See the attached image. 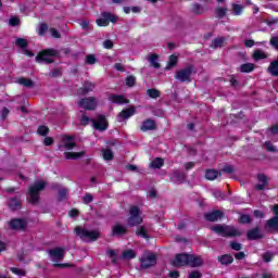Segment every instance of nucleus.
I'll use <instances>...</instances> for the list:
<instances>
[{"mask_svg": "<svg viewBox=\"0 0 278 278\" xmlns=\"http://www.w3.org/2000/svg\"><path fill=\"white\" fill-rule=\"evenodd\" d=\"M129 214L128 225L130 227H136V225H140V223H142V216H140V208L138 206H131Z\"/></svg>", "mask_w": 278, "mask_h": 278, "instance_id": "nucleus-9", "label": "nucleus"}, {"mask_svg": "<svg viewBox=\"0 0 278 278\" xmlns=\"http://www.w3.org/2000/svg\"><path fill=\"white\" fill-rule=\"evenodd\" d=\"M79 108L84 110H94L97 108V98H85L78 102Z\"/></svg>", "mask_w": 278, "mask_h": 278, "instance_id": "nucleus-11", "label": "nucleus"}, {"mask_svg": "<svg viewBox=\"0 0 278 278\" xmlns=\"http://www.w3.org/2000/svg\"><path fill=\"white\" fill-rule=\"evenodd\" d=\"M203 258L201 256H194L192 254H177L173 262L174 266H191L192 268L201 266Z\"/></svg>", "mask_w": 278, "mask_h": 278, "instance_id": "nucleus-1", "label": "nucleus"}, {"mask_svg": "<svg viewBox=\"0 0 278 278\" xmlns=\"http://www.w3.org/2000/svg\"><path fill=\"white\" fill-rule=\"evenodd\" d=\"M103 47L104 49H112V47H114V42H112L110 39H106L103 41Z\"/></svg>", "mask_w": 278, "mask_h": 278, "instance_id": "nucleus-53", "label": "nucleus"}, {"mask_svg": "<svg viewBox=\"0 0 278 278\" xmlns=\"http://www.w3.org/2000/svg\"><path fill=\"white\" fill-rule=\"evenodd\" d=\"M68 194V189L62 188L59 190V197L60 199H64Z\"/></svg>", "mask_w": 278, "mask_h": 278, "instance_id": "nucleus-55", "label": "nucleus"}, {"mask_svg": "<svg viewBox=\"0 0 278 278\" xmlns=\"http://www.w3.org/2000/svg\"><path fill=\"white\" fill-rule=\"evenodd\" d=\"M109 101L111 103H116L117 105H125V104L129 103V100H127V98H125V96H118V94H111L109 97Z\"/></svg>", "mask_w": 278, "mask_h": 278, "instance_id": "nucleus-19", "label": "nucleus"}, {"mask_svg": "<svg viewBox=\"0 0 278 278\" xmlns=\"http://www.w3.org/2000/svg\"><path fill=\"white\" fill-rule=\"evenodd\" d=\"M208 10L210 7H207V4L193 3L191 7V12L198 15L205 14Z\"/></svg>", "mask_w": 278, "mask_h": 278, "instance_id": "nucleus-18", "label": "nucleus"}, {"mask_svg": "<svg viewBox=\"0 0 278 278\" xmlns=\"http://www.w3.org/2000/svg\"><path fill=\"white\" fill-rule=\"evenodd\" d=\"M177 62H178L177 55L172 54L169 56V61L167 63L166 70L168 71V70L173 68V66H177Z\"/></svg>", "mask_w": 278, "mask_h": 278, "instance_id": "nucleus-38", "label": "nucleus"}, {"mask_svg": "<svg viewBox=\"0 0 278 278\" xmlns=\"http://www.w3.org/2000/svg\"><path fill=\"white\" fill-rule=\"evenodd\" d=\"M223 217V213L220 211H213L205 215L206 220L211 223H215V220H218V218Z\"/></svg>", "mask_w": 278, "mask_h": 278, "instance_id": "nucleus-24", "label": "nucleus"}, {"mask_svg": "<svg viewBox=\"0 0 278 278\" xmlns=\"http://www.w3.org/2000/svg\"><path fill=\"white\" fill-rule=\"evenodd\" d=\"M216 14H217L218 18H223V17L226 16V14H227V9H225V8H218V9L216 10Z\"/></svg>", "mask_w": 278, "mask_h": 278, "instance_id": "nucleus-47", "label": "nucleus"}, {"mask_svg": "<svg viewBox=\"0 0 278 278\" xmlns=\"http://www.w3.org/2000/svg\"><path fill=\"white\" fill-rule=\"evenodd\" d=\"M205 177L208 179V181H214V179H218V177H220V172L216 169H207Z\"/></svg>", "mask_w": 278, "mask_h": 278, "instance_id": "nucleus-26", "label": "nucleus"}, {"mask_svg": "<svg viewBox=\"0 0 278 278\" xmlns=\"http://www.w3.org/2000/svg\"><path fill=\"white\" fill-rule=\"evenodd\" d=\"M92 125L96 129H99V131H105V129H108V121L103 115L98 116L97 119H92Z\"/></svg>", "mask_w": 278, "mask_h": 278, "instance_id": "nucleus-14", "label": "nucleus"}, {"mask_svg": "<svg viewBox=\"0 0 278 278\" xmlns=\"http://www.w3.org/2000/svg\"><path fill=\"white\" fill-rule=\"evenodd\" d=\"M273 212H275L276 216H274L271 219L267 220L266 228L278 231V204L273 206Z\"/></svg>", "mask_w": 278, "mask_h": 278, "instance_id": "nucleus-13", "label": "nucleus"}, {"mask_svg": "<svg viewBox=\"0 0 278 278\" xmlns=\"http://www.w3.org/2000/svg\"><path fill=\"white\" fill-rule=\"evenodd\" d=\"M17 84H20V86H25V88H31V86H34V81L29 78H20L17 79Z\"/></svg>", "mask_w": 278, "mask_h": 278, "instance_id": "nucleus-37", "label": "nucleus"}, {"mask_svg": "<svg viewBox=\"0 0 278 278\" xmlns=\"http://www.w3.org/2000/svg\"><path fill=\"white\" fill-rule=\"evenodd\" d=\"M86 64H97V56L94 54H88L85 60Z\"/></svg>", "mask_w": 278, "mask_h": 278, "instance_id": "nucleus-43", "label": "nucleus"}, {"mask_svg": "<svg viewBox=\"0 0 278 278\" xmlns=\"http://www.w3.org/2000/svg\"><path fill=\"white\" fill-rule=\"evenodd\" d=\"M189 278H201V273H199V271H191L189 274Z\"/></svg>", "mask_w": 278, "mask_h": 278, "instance_id": "nucleus-64", "label": "nucleus"}, {"mask_svg": "<svg viewBox=\"0 0 278 278\" xmlns=\"http://www.w3.org/2000/svg\"><path fill=\"white\" fill-rule=\"evenodd\" d=\"M92 200H93V198H92V194H90V193H87L86 195L83 197V202L86 205H88V203H92Z\"/></svg>", "mask_w": 278, "mask_h": 278, "instance_id": "nucleus-49", "label": "nucleus"}, {"mask_svg": "<svg viewBox=\"0 0 278 278\" xmlns=\"http://www.w3.org/2000/svg\"><path fill=\"white\" fill-rule=\"evenodd\" d=\"M157 54H150L148 56V62L153 66V68H160V63L157 62Z\"/></svg>", "mask_w": 278, "mask_h": 278, "instance_id": "nucleus-30", "label": "nucleus"}, {"mask_svg": "<svg viewBox=\"0 0 278 278\" xmlns=\"http://www.w3.org/2000/svg\"><path fill=\"white\" fill-rule=\"evenodd\" d=\"M134 114H136V108L131 106L129 109L123 110L118 116H117V121L118 123H123V121L127 119V118H131V116H134Z\"/></svg>", "mask_w": 278, "mask_h": 278, "instance_id": "nucleus-15", "label": "nucleus"}, {"mask_svg": "<svg viewBox=\"0 0 278 278\" xmlns=\"http://www.w3.org/2000/svg\"><path fill=\"white\" fill-rule=\"evenodd\" d=\"M270 46L278 50V37H273L270 39Z\"/></svg>", "mask_w": 278, "mask_h": 278, "instance_id": "nucleus-62", "label": "nucleus"}, {"mask_svg": "<svg viewBox=\"0 0 278 278\" xmlns=\"http://www.w3.org/2000/svg\"><path fill=\"white\" fill-rule=\"evenodd\" d=\"M111 23H116V16L112 13L103 12L101 17L96 21L99 27H108Z\"/></svg>", "mask_w": 278, "mask_h": 278, "instance_id": "nucleus-10", "label": "nucleus"}, {"mask_svg": "<svg viewBox=\"0 0 278 278\" xmlns=\"http://www.w3.org/2000/svg\"><path fill=\"white\" fill-rule=\"evenodd\" d=\"M244 10V7L240 4L232 3V13L235 16H240L242 14V11Z\"/></svg>", "mask_w": 278, "mask_h": 278, "instance_id": "nucleus-39", "label": "nucleus"}, {"mask_svg": "<svg viewBox=\"0 0 278 278\" xmlns=\"http://www.w3.org/2000/svg\"><path fill=\"white\" fill-rule=\"evenodd\" d=\"M223 45H225V38L218 37V38L213 39L211 47L213 49H218V47H223Z\"/></svg>", "mask_w": 278, "mask_h": 278, "instance_id": "nucleus-33", "label": "nucleus"}, {"mask_svg": "<svg viewBox=\"0 0 278 278\" xmlns=\"http://www.w3.org/2000/svg\"><path fill=\"white\" fill-rule=\"evenodd\" d=\"M43 144L46 147H51V144H53V138L51 137H46L45 140H43Z\"/></svg>", "mask_w": 278, "mask_h": 278, "instance_id": "nucleus-60", "label": "nucleus"}, {"mask_svg": "<svg viewBox=\"0 0 278 278\" xmlns=\"http://www.w3.org/2000/svg\"><path fill=\"white\" fill-rule=\"evenodd\" d=\"M230 247H231V249H233V251H240V249H242V244H240L238 242H231Z\"/></svg>", "mask_w": 278, "mask_h": 278, "instance_id": "nucleus-57", "label": "nucleus"}, {"mask_svg": "<svg viewBox=\"0 0 278 278\" xmlns=\"http://www.w3.org/2000/svg\"><path fill=\"white\" fill-rule=\"evenodd\" d=\"M150 166L151 168H161L164 166V160L161 157H156L151 162Z\"/></svg>", "mask_w": 278, "mask_h": 278, "instance_id": "nucleus-36", "label": "nucleus"}, {"mask_svg": "<svg viewBox=\"0 0 278 278\" xmlns=\"http://www.w3.org/2000/svg\"><path fill=\"white\" fill-rule=\"evenodd\" d=\"M257 180H258V184H263L265 186L268 184V178H266L264 174H260L257 176Z\"/></svg>", "mask_w": 278, "mask_h": 278, "instance_id": "nucleus-48", "label": "nucleus"}, {"mask_svg": "<svg viewBox=\"0 0 278 278\" xmlns=\"http://www.w3.org/2000/svg\"><path fill=\"white\" fill-rule=\"evenodd\" d=\"M9 227L14 229L15 231H23V229L27 227V222H25L24 219H12L9 223Z\"/></svg>", "mask_w": 278, "mask_h": 278, "instance_id": "nucleus-17", "label": "nucleus"}, {"mask_svg": "<svg viewBox=\"0 0 278 278\" xmlns=\"http://www.w3.org/2000/svg\"><path fill=\"white\" fill-rule=\"evenodd\" d=\"M58 55V50L55 49H47L41 52L36 56L37 62L42 63L45 62L46 64H53V58Z\"/></svg>", "mask_w": 278, "mask_h": 278, "instance_id": "nucleus-6", "label": "nucleus"}, {"mask_svg": "<svg viewBox=\"0 0 278 278\" xmlns=\"http://www.w3.org/2000/svg\"><path fill=\"white\" fill-rule=\"evenodd\" d=\"M219 262L224 265L231 264L233 262V256L231 254L222 255Z\"/></svg>", "mask_w": 278, "mask_h": 278, "instance_id": "nucleus-35", "label": "nucleus"}, {"mask_svg": "<svg viewBox=\"0 0 278 278\" xmlns=\"http://www.w3.org/2000/svg\"><path fill=\"white\" fill-rule=\"evenodd\" d=\"M47 182L45 180H38L33 186H30L28 191V201L36 205L38 203V194L41 190H45Z\"/></svg>", "mask_w": 278, "mask_h": 278, "instance_id": "nucleus-3", "label": "nucleus"}, {"mask_svg": "<svg viewBox=\"0 0 278 278\" xmlns=\"http://www.w3.org/2000/svg\"><path fill=\"white\" fill-rule=\"evenodd\" d=\"M249 240H257L258 238H262V235L260 233V229L255 228L253 230H250L248 232Z\"/></svg>", "mask_w": 278, "mask_h": 278, "instance_id": "nucleus-31", "label": "nucleus"}, {"mask_svg": "<svg viewBox=\"0 0 278 278\" xmlns=\"http://www.w3.org/2000/svg\"><path fill=\"white\" fill-rule=\"evenodd\" d=\"M102 157L105 160V162H110L114 160V152L110 149H102Z\"/></svg>", "mask_w": 278, "mask_h": 278, "instance_id": "nucleus-29", "label": "nucleus"}, {"mask_svg": "<svg viewBox=\"0 0 278 278\" xmlns=\"http://www.w3.org/2000/svg\"><path fill=\"white\" fill-rule=\"evenodd\" d=\"M115 71H119L121 73H125V66L121 63H116L114 65Z\"/></svg>", "mask_w": 278, "mask_h": 278, "instance_id": "nucleus-61", "label": "nucleus"}, {"mask_svg": "<svg viewBox=\"0 0 278 278\" xmlns=\"http://www.w3.org/2000/svg\"><path fill=\"white\" fill-rule=\"evenodd\" d=\"M170 181H173V184H184V181H186V174L181 172H175L170 176Z\"/></svg>", "mask_w": 278, "mask_h": 278, "instance_id": "nucleus-21", "label": "nucleus"}, {"mask_svg": "<svg viewBox=\"0 0 278 278\" xmlns=\"http://www.w3.org/2000/svg\"><path fill=\"white\" fill-rule=\"evenodd\" d=\"M86 152H64L65 160H79V157H84Z\"/></svg>", "mask_w": 278, "mask_h": 278, "instance_id": "nucleus-25", "label": "nucleus"}, {"mask_svg": "<svg viewBox=\"0 0 278 278\" xmlns=\"http://www.w3.org/2000/svg\"><path fill=\"white\" fill-rule=\"evenodd\" d=\"M253 58L256 62H258V60H266V58H268V54H266V52L262 50H256L253 54Z\"/></svg>", "mask_w": 278, "mask_h": 278, "instance_id": "nucleus-34", "label": "nucleus"}, {"mask_svg": "<svg viewBox=\"0 0 278 278\" xmlns=\"http://www.w3.org/2000/svg\"><path fill=\"white\" fill-rule=\"evenodd\" d=\"M37 134H39V136H47V134H49V127L39 126L37 129Z\"/></svg>", "mask_w": 278, "mask_h": 278, "instance_id": "nucleus-44", "label": "nucleus"}, {"mask_svg": "<svg viewBox=\"0 0 278 278\" xmlns=\"http://www.w3.org/2000/svg\"><path fill=\"white\" fill-rule=\"evenodd\" d=\"M267 71L273 77H278V59L269 64Z\"/></svg>", "mask_w": 278, "mask_h": 278, "instance_id": "nucleus-27", "label": "nucleus"}, {"mask_svg": "<svg viewBox=\"0 0 278 278\" xmlns=\"http://www.w3.org/2000/svg\"><path fill=\"white\" fill-rule=\"evenodd\" d=\"M255 71V64L253 63H244L240 66L241 73H253Z\"/></svg>", "mask_w": 278, "mask_h": 278, "instance_id": "nucleus-28", "label": "nucleus"}, {"mask_svg": "<svg viewBox=\"0 0 278 278\" xmlns=\"http://www.w3.org/2000/svg\"><path fill=\"white\" fill-rule=\"evenodd\" d=\"M213 197H215V199H218L219 201L225 199V194L223 192H220L219 190L213 191Z\"/></svg>", "mask_w": 278, "mask_h": 278, "instance_id": "nucleus-50", "label": "nucleus"}, {"mask_svg": "<svg viewBox=\"0 0 278 278\" xmlns=\"http://www.w3.org/2000/svg\"><path fill=\"white\" fill-rule=\"evenodd\" d=\"M240 223H244V224L251 223V216H249V215H241Z\"/></svg>", "mask_w": 278, "mask_h": 278, "instance_id": "nucleus-59", "label": "nucleus"}, {"mask_svg": "<svg viewBox=\"0 0 278 278\" xmlns=\"http://www.w3.org/2000/svg\"><path fill=\"white\" fill-rule=\"evenodd\" d=\"M52 38H60V33L55 28H50Z\"/></svg>", "mask_w": 278, "mask_h": 278, "instance_id": "nucleus-63", "label": "nucleus"}, {"mask_svg": "<svg viewBox=\"0 0 278 278\" xmlns=\"http://www.w3.org/2000/svg\"><path fill=\"white\" fill-rule=\"evenodd\" d=\"M75 233L85 242H94L99 239V230H88L78 226L75 228Z\"/></svg>", "mask_w": 278, "mask_h": 278, "instance_id": "nucleus-4", "label": "nucleus"}, {"mask_svg": "<svg viewBox=\"0 0 278 278\" xmlns=\"http://www.w3.org/2000/svg\"><path fill=\"white\" fill-rule=\"evenodd\" d=\"M94 90V84L90 81H86L83 86L81 94H88V92H92Z\"/></svg>", "mask_w": 278, "mask_h": 278, "instance_id": "nucleus-32", "label": "nucleus"}, {"mask_svg": "<svg viewBox=\"0 0 278 278\" xmlns=\"http://www.w3.org/2000/svg\"><path fill=\"white\" fill-rule=\"evenodd\" d=\"M8 205L12 212H16V210H21V200L18 198H11Z\"/></svg>", "mask_w": 278, "mask_h": 278, "instance_id": "nucleus-23", "label": "nucleus"}, {"mask_svg": "<svg viewBox=\"0 0 278 278\" xmlns=\"http://www.w3.org/2000/svg\"><path fill=\"white\" fill-rule=\"evenodd\" d=\"M112 233L113 236H125L127 233V227L116 224L112 227Z\"/></svg>", "mask_w": 278, "mask_h": 278, "instance_id": "nucleus-22", "label": "nucleus"}, {"mask_svg": "<svg viewBox=\"0 0 278 278\" xmlns=\"http://www.w3.org/2000/svg\"><path fill=\"white\" fill-rule=\"evenodd\" d=\"M193 73H194V66L189 65L176 72L175 79L182 83H186V81L190 83L191 81L190 77H192Z\"/></svg>", "mask_w": 278, "mask_h": 278, "instance_id": "nucleus-7", "label": "nucleus"}, {"mask_svg": "<svg viewBox=\"0 0 278 278\" xmlns=\"http://www.w3.org/2000/svg\"><path fill=\"white\" fill-rule=\"evenodd\" d=\"M126 86H129V88H132V86H136V77L128 76L126 78Z\"/></svg>", "mask_w": 278, "mask_h": 278, "instance_id": "nucleus-46", "label": "nucleus"}, {"mask_svg": "<svg viewBox=\"0 0 278 278\" xmlns=\"http://www.w3.org/2000/svg\"><path fill=\"white\" fill-rule=\"evenodd\" d=\"M155 127H156L155 121L146 119L144 122H142L140 129H141V131H153V129H155Z\"/></svg>", "mask_w": 278, "mask_h": 278, "instance_id": "nucleus-20", "label": "nucleus"}, {"mask_svg": "<svg viewBox=\"0 0 278 278\" xmlns=\"http://www.w3.org/2000/svg\"><path fill=\"white\" fill-rule=\"evenodd\" d=\"M18 23H20V20L16 16H13L9 20V25H12V27H16V25H18Z\"/></svg>", "mask_w": 278, "mask_h": 278, "instance_id": "nucleus-51", "label": "nucleus"}, {"mask_svg": "<svg viewBox=\"0 0 278 278\" xmlns=\"http://www.w3.org/2000/svg\"><path fill=\"white\" fill-rule=\"evenodd\" d=\"M49 255L51 261L54 263L56 268H66L68 264H59L58 262H62L64 260V248H55L49 250Z\"/></svg>", "mask_w": 278, "mask_h": 278, "instance_id": "nucleus-5", "label": "nucleus"}, {"mask_svg": "<svg viewBox=\"0 0 278 278\" xmlns=\"http://www.w3.org/2000/svg\"><path fill=\"white\" fill-rule=\"evenodd\" d=\"M265 149H266L267 151H271V152L277 151V148H275V146H273V144L270 143V141H266V142H265Z\"/></svg>", "mask_w": 278, "mask_h": 278, "instance_id": "nucleus-52", "label": "nucleus"}, {"mask_svg": "<svg viewBox=\"0 0 278 278\" xmlns=\"http://www.w3.org/2000/svg\"><path fill=\"white\" fill-rule=\"evenodd\" d=\"M124 260H134L136 257V252L134 250H127L123 252Z\"/></svg>", "mask_w": 278, "mask_h": 278, "instance_id": "nucleus-40", "label": "nucleus"}, {"mask_svg": "<svg viewBox=\"0 0 278 278\" xmlns=\"http://www.w3.org/2000/svg\"><path fill=\"white\" fill-rule=\"evenodd\" d=\"M263 260H264V262H266V263L270 262V261L273 260V253H269V252L265 253V254L263 255Z\"/></svg>", "mask_w": 278, "mask_h": 278, "instance_id": "nucleus-58", "label": "nucleus"}, {"mask_svg": "<svg viewBox=\"0 0 278 278\" xmlns=\"http://www.w3.org/2000/svg\"><path fill=\"white\" fill-rule=\"evenodd\" d=\"M11 270L14 273V275H20L21 277L25 276V271L23 269L12 267Z\"/></svg>", "mask_w": 278, "mask_h": 278, "instance_id": "nucleus-54", "label": "nucleus"}, {"mask_svg": "<svg viewBox=\"0 0 278 278\" xmlns=\"http://www.w3.org/2000/svg\"><path fill=\"white\" fill-rule=\"evenodd\" d=\"M136 235L139 236L140 238H149V235H147V229L144 227H140L137 231Z\"/></svg>", "mask_w": 278, "mask_h": 278, "instance_id": "nucleus-45", "label": "nucleus"}, {"mask_svg": "<svg viewBox=\"0 0 278 278\" xmlns=\"http://www.w3.org/2000/svg\"><path fill=\"white\" fill-rule=\"evenodd\" d=\"M223 173H227L228 175H231V173H233V166L231 165H226L223 170Z\"/></svg>", "mask_w": 278, "mask_h": 278, "instance_id": "nucleus-56", "label": "nucleus"}, {"mask_svg": "<svg viewBox=\"0 0 278 278\" xmlns=\"http://www.w3.org/2000/svg\"><path fill=\"white\" fill-rule=\"evenodd\" d=\"M37 31L39 36H45V34L49 31V26H47V24H40L37 28Z\"/></svg>", "mask_w": 278, "mask_h": 278, "instance_id": "nucleus-42", "label": "nucleus"}, {"mask_svg": "<svg viewBox=\"0 0 278 278\" xmlns=\"http://www.w3.org/2000/svg\"><path fill=\"white\" fill-rule=\"evenodd\" d=\"M15 45H16V47H20L21 49H23L24 53L26 55H28V58H34V53L31 51L27 50V47L29 45L27 42V39H25V38H17L15 40Z\"/></svg>", "mask_w": 278, "mask_h": 278, "instance_id": "nucleus-16", "label": "nucleus"}, {"mask_svg": "<svg viewBox=\"0 0 278 278\" xmlns=\"http://www.w3.org/2000/svg\"><path fill=\"white\" fill-rule=\"evenodd\" d=\"M212 231L224 238L240 236V231L233 226L216 225L212 228Z\"/></svg>", "mask_w": 278, "mask_h": 278, "instance_id": "nucleus-2", "label": "nucleus"}, {"mask_svg": "<svg viewBox=\"0 0 278 278\" xmlns=\"http://www.w3.org/2000/svg\"><path fill=\"white\" fill-rule=\"evenodd\" d=\"M60 147H61V149H65L66 151H73V149H75V147H76L75 137L63 136L62 143Z\"/></svg>", "mask_w": 278, "mask_h": 278, "instance_id": "nucleus-12", "label": "nucleus"}, {"mask_svg": "<svg viewBox=\"0 0 278 278\" xmlns=\"http://www.w3.org/2000/svg\"><path fill=\"white\" fill-rule=\"evenodd\" d=\"M157 264V256L152 252H146L140 258L141 268H151Z\"/></svg>", "mask_w": 278, "mask_h": 278, "instance_id": "nucleus-8", "label": "nucleus"}, {"mask_svg": "<svg viewBox=\"0 0 278 278\" xmlns=\"http://www.w3.org/2000/svg\"><path fill=\"white\" fill-rule=\"evenodd\" d=\"M147 94L150 99H157L160 97V91L157 89H148Z\"/></svg>", "mask_w": 278, "mask_h": 278, "instance_id": "nucleus-41", "label": "nucleus"}]
</instances>
